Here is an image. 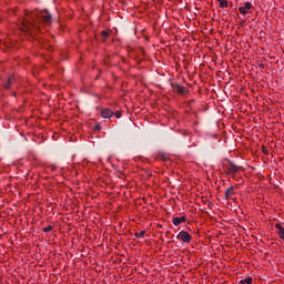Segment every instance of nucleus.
Listing matches in <instances>:
<instances>
[{"label": "nucleus", "mask_w": 284, "mask_h": 284, "mask_svg": "<svg viewBox=\"0 0 284 284\" xmlns=\"http://www.w3.org/2000/svg\"><path fill=\"white\" fill-rule=\"evenodd\" d=\"M219 3H220V8L224 9V8H227L229 3H227V0H217Z\"/></svg>", "instance_id": "10"}, {"label": "nucleus", "mask_w": 284, "mask_h": 284, "mask_svg": "<svg viewBox=\"0 0 284 284\" xmlns=\"http://www.w3.org/2000/svg\"><path fill=\"white\" fill-rule=\"evenodd\" d=\"M43 232L48 233V232H52V226L49 225L47 227L43 229Z\"/></svg>", "instance_id": "16"}, {"label": "nucleus", "mask_w": 284, "mask_h": 284, "mask_svg": "<svg viewBox=\"0 0 284 284\" xmlns=\"http://www.w3.org/2000/svg\"><path fill=\"white\" fill-rule=\"evenodd\" d=\"M237 172H241V166L231 162L226 168V174H232V176H234V174H237Z\"/></svg>", "instance_id": "3"}, {"label": "nucleus", "mask_w": 284, "mask_h": 284, "mask_svg": "<svg viewBox=\"0 0 284 284\" xmlns=\"http://www.w3.org/2000/svg\"><path fill=\"white\" fill-rule=\"evenodd\" d=\"M178 241H182V243H191L192 242V235L187 233L186 231H181L176 235Z\"/></svg>", "instance_id": "2"}, {"label": "nucleus", "mask_w": 284, "mask_h": 284, "mask_svg": "<svg viewBox=\"0 0 284 284\" xmlns=\"http://www.w3.org/2000/svg\"><path fill=\"white\" fill-rule=\"evenodd\" d=\"M239 10L242 14H247V9H245L244 7H240Z\"/></svg>", "instance_id": "15"}, {"label": "nucleus", "mask_w": 284, "mask_h": 284, "mask_svg": "<svg viewBox=\"0 0 284 284\" xmlns=\"http://www.w3.org/2000/svg\"><path fill=\"white\" fill-rule=\"evenodd\" d=\"M12 83H14V75L9 77L7 82H4L6 90H10V85H12Z\"/></svg>", "instance_id": "9"}, {"label": "nucleus", "mask_w": 284, "mask_h": 284, "mask_svg": "<svg viewBox=\"0 0 284 284\" xmlns=\"http://www.w3.org/2000/svg\"><path fill=\"white\" fill-rule=\"evenodd\" d=\"M160 159H162V161H168V155H165V154H160Z\"/></svg>", "instance_id": "17"}, {"label": "nucleus", "mask_w": 284, "mask_h": 284, "mask_svg": "<svg viewBox=\"0 0 284 284\" xmlns=\"http://www.w3.org/2000/svg\"><path fill=\"white\" fill-rule=\"evenodd\" d=\"M101 116L102 119H112V116H114V111L110 109H102Z\"/></svg>", "instance_id": "5"}, {"label": "nucleus", "mask_w": 284, "mask_h": 284, "mask_svg": "<svg viewBox=\"0 0 284 284\" xmlns=\"http://www.w3.org/2000/svg\"><path fill=\"white\" fill-rule=\"evenodd\" d=\"M101 34L103 37V41H105V39H108V37H110V33H108L106 31H102Z\"/></svg>", "instance_id": "14"}, {"label": "nucleus", "mask_w": 284, "mask_h": 284, "mask_svg": "<svg viewBox=\"0 0 284 284\" xmlns=\"http://www.w3.org/2000/svg\"><path fill=\"white\" fill-rule=\"evenodd\" d=\"M243 8H244V10H252V3L251 2H245Z\"/></svg>", "instance_id": "13"}, {"label": "nucleus", "mask_w": 284, "mask_h": 284, "mask_svg": "<svg viewBox=\"0 0 284 284\" xmlns=\"http://www.w3.org/2000/svg\"><path fill=\"white\" fill-rule=\"evenodd\" d=\"M187 217L182 216V217H173V225L179 226L180 223H186Z\"/></svg>", "instance_id": "8"}, {"label": "nucleus", "mask_w": 284, "mask_h": 284, "mask_svg": "<svg viewBox=\"0 0 284 284\" xmlns=\"http://www.w3.org/2000/svg\"><path fill=\"white\" fill-rule=\"evenodd\" d=\"M241 284H252V277H246L240 281Z\"/></svg>", "instance_id": "11"}, {"label": "nucleus", "mask_w": 284, "mask_h": 284, "mask_svg": "<svg viewBox=\"0 0 284 284\" xmlns=\"http://www.w3.org/2000/svg\"><path fill=\"white\" fill-rule=\"evenodd\" d=\"M275 229L278 230L277 236L284 241V227L280 223H276Z\"/></svg>", "instance_id": "7"}, {"label": "nucleus", "mask_w": 284, "mask_h": 284, "mask_svg": "<svg viewBox=\"0 0 284 284\" xmlns=\"http://www.w3.org/2000/svg\"><path fill=\"white\" fill-rule=\"evenodd\" d=\"M42 26H50L52 23V14L48 11H33L27 13V19L22 21V31L29 34H39Z\"/></svg>", "instance_id": "1"}, {"label": "nucleus", "mask_w": 284, "mask_h": 284, "mask_svg": "<svg viewBox=\"0 0 284 284\" xmlns=\"http://www.w3.org/2000/svg\"><path fill=\"white\" fill-rule=\"evenodd\" d=\"M113 114H115L116 119H121V111H116V112L113 113Z\"/></svg>", "instance_id": "18"}, {"label": "nucleus", "mask_w": 284, "mask_h": 284, "mask_svg": "<svg viewBox=\"0 0 284 284\" xmlns=\"http://www.w3.org/2000/svg\"><path fill=\"white\" fill-rule=\"evenodd\" d=\"M135 239H143L145 236V231H141L140 233L134 234Z\"/></svg>", "instance_id": "12"}, {"label": "nucleus", "mask_w": 284, "mask_h": 284, "mask_svg": "<svg viewBox=\"0 0 284 284\" xmlns=\"http://www.w3.org/2000/svg\"><path fill=\"white\" fill-rule=\"evenodd\" d=\"M94 130H101V125H99V124H97L95 126H94Z\"/></svg>", "instance_id": "19"}, {"label": "nucleus", "mask_w": 284, "mask_h": 284, "mask_svg": "<svg viewBox=\"0 0 284 284\" xmlns=\"http://www.w3.org/2000/svg\"><path fill=\"white\" fill-rule=\"evenodd\" d=\"M171 88L172 90H174V92H176L178 94H185L186 92V89L185 87H183L182 84H179V83H171Z\"/></svg>", "instance_id": "4"}, {"label": "nucleus", "mask_w": 284, "mask_h": 284, "mask_svg": "<svg viewBox=\"0 0 284 284\" xmlns=\"http://www.w3.org/2000/svg\"><path fill=\"white\" fill-rule=\"evenodd\" d=\"M234 194H236L234 186H230L229 189H226V191H225L226 201H230V199H232V196H234Z\"/></svg>", "instance_id": "6"}]
</instances>
